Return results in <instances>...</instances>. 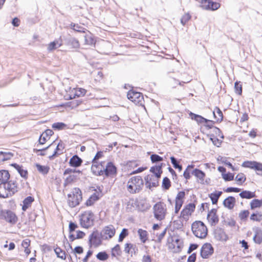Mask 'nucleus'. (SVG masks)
I'll return each mask as SVG.
<instances>
[{"label": "nucleus", "mask_w": 262, "mask_h": 262, "mask_svg": "<svg viewBox=\"0 0 262 262\" xmlns=\"http://www.w3.org/2000/svg\"><path fill=\"white\" fill-rule=\"evenodd\" d=\"M103 174L109 177L116 174L117 168L112 162H108L103 168Z\"/></svg>", "instance_id": "nucleus-14"}, {"label": "nucleus", "mask_w": 262, "mask_h": 262, "mask_svg": "<svg viewBox=\"0 0 262 262\" xmlns=\"http://www.w3.org/2000/svg\"><path fill=\"white\" fill-rule=\"evenodd\" d=\"M53 143L50 144L48 146L46 147V148H42V149H33V152L34 153H36L38 156H43L46 155V153L44 152L45 150H47L49 148H50L52 145Z\"/></svg>", "instance_id": "nucleus-45"}, {"label": "nucleus", "mask_w": 262, "mask_h": 262, "mask_svg": "<svg viewBox=\"0 0 262 262\" xmlns=\"http://www.w3.org/2000/svg\"><path fill=\"white\" fill-rule=\"evenodd\" d=\"M170 240H171V245L173 246V248L177 247V251H180L183 246L182 240L176 237H170L168 239V242L169 243Z\"/></svg>", "instance_id": "nucleus-23"}, {"label": "nucleus", "mask_w": 262, "mask_h": 262, "mask_svg": "<svg viewBox=\"0 0 262 262\" xmlns=\"http://www.w3.org/2000/svg\"><path fill=\"white\" fill-rule=\"evenodd\" d=\"M34 201V198L31 196H28L25 198L23 201L22 210L23 211H26L31 206Z\"/></svg>", "instance_id": "nucleus-31"}, {"label": "nucleus", "mask_w": 262, "mask_h": 262, "mask_svg": "<svg viewBox=\"0 0 262 262\" xmlns=\"http://www.w3.org/2000/svg\"><path fill=\"white\" fill-rule=\"evenodd\" d=\"M235 180L238 182L239 185H242L246 181V178L244 173H240L236 176Z\"/></svg>", "instance_id": "nucleus-48"}, {"label": "nucleus", "mask_w": 262, "mask_h": 262, "mask_svg": "<svg viewBox=\"0 0 262 262\" xmlns=\"http://www.w3.org/2000/svg\"><path fill=\"white\" fill-rule=\"evenodd\" d=\"M145 185L147 188L151 189L152 187H156L158 186V180L152 175H147L145 177Z\"/></svg>", "instance_id": "nucleus-15"}, {"label": "nucleus", "mask_w": 262, "mask_h": 262, "mask_svg": "<svg viewBox=\"0 0 262 262\" xmlns=\"http://www.w3.org/2000/svg\"><path fill=\"white\" fill-rule=\"evenodd\" d=\"M99 199V197L98 195H97L96 193H94L88 199L85 204L87 206H90L93 205L95 202L98 201Z\"/></svg>", "instance_id": "nucleus-35"}, {"label": "nucleus", "mask_w": 262, "mask_h": 262, "mask_svg": "<svg viewBox=\"0 0 262 262\" xmlns=\"http://www.w3.org/2000/svg\"><path fill=\"white\" fill-rule=\"evenodd\" d=\"M70 27L72 29L74 30L75 31L78 32H85V30H86L83 27L79 25L78 24H74L72 23L70 24Z\"/></svg>", "instance_id": "nucleus-43"}, {"label": "nucleus", "mask_w": 262, "mask_h": 262, "mask_svg": "<svg viewBox=\"0 0 262 262\" xmlns=\"http://www.w3.org/2000/svg\"><path fill=\"white\" fill-rule=\"evenodd\" d=\"M153 213L155 218L158 221H162L165 218L167 213L166 205L162 202H159L153 206Z\"/></svg>", "instance_id": "nucleus-4"}, {"label": "nucleus", "mask_w": 262, "mask_h": 262, "mask_svg": "<svg viewBox=\"0 0 262 262\" xmlns=\"http://www.w3.org/2000/svg\"><path fill=\"white\" fill-rule=\"evenodd\" d=\"M185 195V192L184 191H179L177 194L175 200V213H178L182 207Z\"/></svg>", "instance_id": "nucleus-11"}, {"label": "nucleus", "mask_w": 262, "mask_h": 262, "mask_svg": "<svg viewBox=\"0 0 262 262\" xmlns=\"http://www.w3.org/2000/svg\"><path fill=\"white\" fill-rule=\"evenodd\" d=\"M189 116L192 120H194L198 123H203V122L205 123V122L208 121V119L203 117L202 116H201L200 115L195 114L192 112H190L189 113Z\"/></svg>", "instance_id": "nucleus-33"}, {"label": "nucleus", "mask_w": 262, "mask_h": 262, "mask_svg": "<svg viewBox=\"0 0 262 262\" xmlns=\"http://www.w3.org/2000/svg\"><path fill=\"white\" fill-rule=\"evenodd\" d=\"M66 45L72 48L77 49L80 47L79 41L75 38L70 37L66 40Z\"/></svg>", "instance_id": "nucleus-26"}, {"label": "nucleus", "mask_w": 262, "mask_h": 262, "mask_svg": "<svg viewBox=\"0 0 262 262\" xmlns=\"http://www.w3.org/2000/svg\"><path fill=\"white\" fill-rule=\"evenodd\" d=\"M166 231L167 228H165L161 233L159 234L157 233L156 236L157 237V239H155V241L156 243H161L166 233Z\"/></svg>", "instance_id": "nucleus-55"}, {"label": "nucleus", "mask_w": 262, "mask_h": 262, "mask_svg": "<svg viewBox=\"0 0 262 262\" xmlns=\"http://www.w3.org/2000/svg\"><path fill=\"white\" fill-rule=\"evenodd\" d=\"M208 122H205V126L206 128H207L208 129H211V128L214 127V132L216 134H219V133H221V130H220V129H219V128H217L216 127L213 126V124L214 123V121L208 120ZM219 136H220V135H219Z\"/></svg>", "instance_id": "nucleus-38"}, {"label": "nucleus", "mask_w": 262, "mask_h": 262, "mask_svg": "<svg viewBox=\"0 0 262 262\" xmlns=\"http://www.w3.org/2000/svg\"><path fill=\"white\" fill-rule=\"evenodd\" d=\"M77 176L74 174H70L69 177H68L64 181V186H66L70 184L73 183L76 180Z\"/></svg>", "instance_id": "nucleus-44"}, {"label": "nucleus", "mask_w": 262, "mask_h": 262, "mask_svg": "<svg viewBox=\"0 0 262 262\" xmlns=\"http://www.w3.org/2000/svg\"><path fill=\"white\" fill-rule=\"evenodd\" d=\"M11 166L13 167L17 171L22 178L25 179H27L28 174V171L26 169H24L21 165H19L16 163H12L11 164Z\"/></svg>", "instance_id": "nucleus-21"}, {"label": "nucleus", "mask_w": 262, "mask_h": 262, "mask_svg": "<svg viewBox=\"0 0 262 262\" xmlns=\"http://www.w3.org/2000/svg\"><path fill=\"white\" fill-rule=\"evenodd\" d=\"M92 165L91 166V170L93 173L96 176H102L103 175V168L104 166L105 162H101L98 164L94 163L92 162Z\"/></svg>", "instance_id": "nucleus-16"}, {"label": "nucleus", "mask_w": 262, "mask_h": 262, "mask_svg": "<svg viewBox=\"0 0 262 262\" xmlns=\"http://www.w3.org/2000/svg\"><path fill=\"white\" fill-rule=\"evenodd\" d=\"M2 220H5L11 225H14L17 222L18 218L13 211L10 210H6Z\"/></svg>", "instance_id": "nucleus-13"}, {"label": "nucleus", "mask_w": 262, "mask_h": 262, "mask_svg": "<svg viewBox=\"0 0 262 262\" xmlns=\"http://www.w3.org/2000/svg\"><path fill=\"white\" fill-rule=\"evenodd\" d=\"M150 160L152 163H158L163 160V158L157 154H152L150 156Z\"/></svg>", "instance_id": "nucleus-54"}, {"label": "nucleus", "mask_w": 262, "mask_h": 262, "mask_svg": "<svg viewBox=\"0 0 262 262\" xmlns=\"http://www.w3.org/2000/svg\"><path fill=\"white\" fill-rule=\"evenodd\" d=\"M68 203L70 207L73 208L80 204L82 201V192L79 188L73 189L72 193L68 195Z\"/></svg>", "instance_id": "nucleus-3"}, {"label": "nucleus", "mask_w": 262, "mask_h": 262, "mask_svg": "<svg viewBox=\"0 0 262 262\" xmlns=\"http://www.w3.org/2000/svg\"><path fill=\"white\" fill-rule=\"evenodd\" d=\"M222 177L225 181H230L234 179V174L230 172L223 173Z\"/></svg>", "instance_id": "nucleus-59"}, {"label": "nucleus", "mask_w": 262, "mask_h": 262, "mask_svg": "<svg viewBox=\"0 0 262 262\" xmlns=\"http://www.w3.org/2000/svg\"><path fill=\"white\" fill-rule=\"evenodd\" d=\"M193 166L192 165H189L187 168L185 170L183 173V176L184 178L186 180H188L190 178V170L193 168Z\"/></svg>", "instance_id": "nucleus-58"}, {"label": "nucleus", "mask_w": 262, "mask_h": 262, "mask_svg": "<svg viewBox=\"0 0 262 262\" xmlns=\"http://www.w3.org/2000/svg\"><path fill=\"white\" fill-rule=\"evenodd\" d=\"M54 251L59 258L62 259H65L66 258V254L65 251H63L60 248L57 247L54 249Z\"/></svg>", "instance_id": "nucleus-42"}, {"label": "nucleus", "mask_w": 262, "mask_h": 262, "mask_svg": "<svg viewBox=\"0 0 262 262\" xmlns=\"http://www.w3.org/2000/svg\"><path fill=\"white\" fill-rule=\"evenodd\" d=\"M191 16L189 14H185L181 19L182 24L184 26L185 24L190 19Z\"/></svg>", "instance_id": "nucleus-64"}, {"label": "nucleus", "mask_w": 262, "mask_h": 262, "mask_svg": "<svg viewBox=\"0 0 262 262\" xmlns=\"http://www.w3.org/2000/svg\"><path fill=\"white\" fill-rule=\"evenodd\" d=\"M239 195L242 199H251L256 197L255 192H252L249 190H243L241 191Z\"/></svg>", "instance_id": "nucleus-27"}, {"label": "nucleus", "mask_w": 262, "mask_h": 262, "mask_svg": "<svg viewBox=\"0 0 262 262\" xmlns=\"http://www.w3.org/2000/svg\"><path fill=\"white\" fill-rule=\"evenodd\" d=\"M170 159L174 168L178 169L179 171H181L182 170V166L179 164L177 159L174 157H171Z\"/></svg>", "instance_id": "nucleus-47"}, {"label": "nucleus", "mask_w": 262, "mask_h": 262, "mask_svg": "<svg viewBox=\"0 0 262 262\" xmlns=\"http://www.w3.org/2000/svg\"><path fill=\"white\" fill-rule=\"evenodd\" d=\"M101 237L99 235L98 231L93 232L89 236V244L90 247L93 245L97 247L100 245L102 243Z\"/></svg>", "instance_id": "nucleus-9"}, {"label": "nucleus", "mask_w": 262, "mask_h": 262, "mask_svg": "<svg viewBox=\"0 0 262 262\" xmlns=\"http://www.w3.org/2000/svg\"><path fill=\"white\" fill-rule=\"evenodd\" d=\"M66 239L67 243L69 245V248L71 249L72 252L74 253V254L76 256V254H81L83 252V248L81 246H77L76 247L74 250L72 249V246L69 244L67 239L66 237H64Z\"/></svg>", "instance_id": "nucleus-41"}, {"label": "nucleus", "mask_w": 262, "mask_h": 262, "mask_svg": "<svg viewBox=\"0 0 262 262\" xmlns=\"http://www.w3.org/2000/svg\"><path fill=\"white\" fill-rule=\"evenodd\" d=\"M54 134L53 131L50 129H46L42 134L40 136L38 142L39 144L37 145V146H38V145H43L44 144L46 141H47V138L48 139Z\"/></svg>", "instance_id": "nucleus-18"}, {"label": "nucleus", "mask_w": 262, "mask_h": 262, "mask_svg": "<svg viewBox=\"0 0 262 262\" xmlns=\"http://www.w3.org/2000/svg\"><path fill=\"white\" fill-rule=\"evenodd\" d=\"M5 190V191H4V190L3 189H0L1 198H7L11 196L10 192L8 191V189H7V187H6Z\"/></svg>", "instance_id": "nucleus-57"}, {"label": "nucleus", "mask_w": 262, "mask_h": 262, "mask_svg": "<svg viewBox=\"0 0 262 262\" xmlns=\"http://www.w3.org/2000/svg\"><path fill=\"white\" fill-rule=\"evenodd\" d=\"M82 159L77 155L73 156L70 160L69 164L71 166L77 167L81 165Z\"/></svg>", "instance_id": "nucleus-24"}, {"label": "nucleus", "mask_w": 262, "mask_h": 262, "mask_svg": "<svg viewBox=\"0 0 262 262\" xmlns=\"http://www.w3.org/2000/svg\"><path fill=\"white\" fill-rule=\"evenodd\" d=\"M64 146L61 143V141H60L57 145L53 154L49 157V159L50 160H53L55 157H56L58 155L62 154L63 149H64Z\"/></svg>", "instance_id": "nucleus-22"}, {"label": "nucleus", "mask_w": 262, "mask_h": 262, "mask_svg": "<svg viewBox=\"0 0 262 262\" xmlns=\"http://www.w3.org/2000/svg\"><path fill=\"white\" fill-rule=\"evenodd\" d=\"M222 191H215L209 194V197L210 198L212 204H216L218 200L222 194Z\"/></svg>", "instance_id": "nucleus-29"}, {"label": "nucleus", "mask_w": 262, "mask_h": 262, "mask_svg": "<svg viewBox=\"0 0 262 262\" xmlns=\"http://www.w3.org/2000/svg\"><path fill=\"white\" fill-rule=\"evenodd\" d=\"M37 170L43 175L47 174L50 170V167L48 166L41 165L38 163L35 164Z\"/></svg>", "instance_id": "nucleus-36"}, {"label": "nucleus", "mask_w": 262, "mask_h": 262, "mask_svg": "<svg viewBox=\"0 0 262 262\" xmlns=\"http://www.w3.org/2000/svg\"><path fill=\"white\" fill-rule=\"evenodd\" d=\"M115 252H116L117 255H120L121 253V251L120 250V247L119 245H116L113 249H112V255L113 256H115L116 255Z\"/></svg>", "instance_id": "nucleus-62"}, {"label": "nucleus", "mask_w": 262, "mask_h": 262, "mask_svg": "<svg viewBox=\"0 0 262 262\" xmlns=\"http://www.w3.org/2000/svg\"><path fill=\"white\" fill-rule=\"evenodd\" d=\"M191 230L194 235L200 238L206 237L208 233L207 227L200 221H195L191 225Z\"/></svg>", "instance_id": "nucleus-2"}, {"label": "nucleus", "mask_w": 262, "mask_h": 262, "mask_svg": "<svg viewBox=\"0 0 262 262\" xmlns=\"http://www.w3.org/2000/svg\"><path fill=\"white\" fill-rule=\"evenodd\" d=\"M9 178L10 174L8 170H0V181L1 182V184H4L6 183Z\"/></svg>", "instance_id": "nucleus-30"}, {"label": "nucleus", "mask_w": 262, "mask_h": 262, "mask_svg": "<svg viewBox=\"0 0 262 262\" xmlns=\"http://www.w3.org/2000/svg\"><path fill=\"white\" fill-rule=\"evenodd\" d=\"M213 114L214 119L216 121L221 122L223 119V114L222 111L217 106H216L213 111Z\"/></svg>", "instance_id": "nucleus-32"}, {"label": "nucleus", "mask_w": 262, "mask_h": 262, "mask_svg": "<svg viewBox=\"0 0 262 262\" xmlns=\"http://www.w3.org/2000/svg\"><path fill=\"white\" fill-rule=\"evenodd\" d=\"M6 187H7V189L10 192L11 196L18 191L17 184L15 180H11L4 184H0V189H3L5 191Z\"/></svg>", "instance_id": "nucleus-8"}, {"label": "nucleus", "mask_w": 262, "mask_h": 262, "mask_svg": "<svg viewBox=\"0 0 262 262\" xmlns=\"http://www.w3.org/2000/svg\"><path fill=\"white\" fill-rule=\"evenodd\" d=\"M116 230L114 227L110 225L105 226L100 233V236L102 239H107L112 238L115 234Z\"/></svg>", "instance_id": "nucleus-7"}, {"label": "nucleus", "mask_w": 262, "mask_h": 262, "mask_svg": "<svg viewBox=\"0 0 262 262\" xmlns=\"http://www.w3.org/2000/svg\"><path fill=\"white\" fill-rule=\"evenodd\" d=\"M150 171L155 174V177L157 179L161 178V174L162 173V170H160V167H157V166H152L150 169Z\"/></svg>", "instance_id": "nucleus-37"}, {"label": "nucleus", "mask_w": 262, "mask_h": 262, "mask_svg": "<svg viewBox=\"0 0 262 262\" xmlns=\"http://www.w3.org/2000/svg\"><path fill=\"white\" fill-rule=\"evenodd\" d=\"M249 214V211L248 210H243L239 213V217L241 219V220H244L248 217Z\"/></svg>", "instance_id": "nucleus-61"}, {"label": "nucleus", "mask_w": 262, "mask_h": 262, "mask_svg": "<svg viewBox=\"0 0 262 262\" xmlns=\"http://www.w3.org/2000/svg\"><path fill=\"white\" fill-rule=\"evenodd\" d=\"M214 251V249L209 243L204 244L201 250V256L203 258H208L211 256Z\"/></svg>", "instance_id": "nucleus-10"}, {"label": "nucleus", "mask_w": 262, "mask_h": 262, "mask_svg": "<svg viewBox=\"0 0 262 262\" xmlns=\"http://www.w3.org/2000/svg\"><path fill=\"white\" fill-rule=\"evenodd\" d=\"M144 185L143 181L140 176L132 177L128 180L127 184V190L132 194L140 192Z\"/></svg>", "instance_id": "nucleus-1"}, {"label": "nucleus", "mask_w": 262, "mask_h": 262, "mask_svg": "<svg viewBox=\"0 0 262 262\" xmlns=\"http://www.w3.org/2000/svg\"><path fill=\"white\" fill-rule=\"evenodd\" d=\"M127 98L134 102L136 104H142L143 100V96L142 93L136 92L134 90H130L127 94Z\"/></svg>", "instance_id": "nucleus-6"}, {"label": "nucleus", "mask_w": 262, "mask_h": 262, "mask_svg": "<svg viewBox=\"0 0 262 262\" xmlns=\"http://www.w3.org/2000/svg\"><path fill=\"white\" fill-rule=\"evenodd\" d=\"M67 126V125L62 122H56L52 124V127L55 130H61L64 129Z\"/></svg>", "instance_id": "nucleus-46"}, {"label": "nucleus", "mask_w": 262, "mask_h": 262, "mask_svg": "<svg viewBox=\"0 0 262 262\" xmlns=\"http://www.w3.org/2000/svg\"><path fill=\"white\" fill-rule=\"evenodd\" d=\"M138 234L142 243H145L148 239L147 231L142 229H139L138 230Z\"/></svg>", "instance_id": "nucleus-34"}, {"label": "nucleus", "mask_w": 262, "mask_h": 262, "mask_svg": "<svg viewBox=\"0 0 262 262\" xmlns=\"http://www.w3.org/2000/svg\"><path fill=\"white\" fill-rule=\"evenodd\" d=\"M235 203V198L232 196H230L224 200L223 205L225 207L229 209H232L234 207Z\"/></svg>", "instance_id": "nucleus-20"}, {"label": "nucleus", "mask_w": 262, "mask_h": 262, "mask_svg": "<svg viewBox=\"0 0 262 262\" xmlns=\"http://www.w3.org/2000/svg\"><path fill=\"white\" fill-rule=\"evenodd\" d=\"M254 163H255V161H247L244 162L242 163V166L244 167L249 168L253 169V167H254Z\"/></svg>", "instance_id": "nucleus-60"}, {"label": "nucleus", "mask_w": 262, "mask_h": 262, "mask_svg": "<svg viewBox=\"0 0 262 262\" xmlns=\"http://www.w3.org/2000/svg\"><path fill=\"white\" fill-rule=\"evenodd\" d=\"M250 208L253 210L257 208H259L262 206V200L253 199L250 202Z\"/></svg>", "instance_id": "nucleus-40"}, {"label": "nucleus", "mask_w": 262, "mask_h": 262, "mask_svg": "<svg viewBox=\"0 0 262 262\" xmlns=\"http://www.w3.org/2000/svg\"><path fill=\"white\" fill-rule=\"evenodd\" d=\"M128 234V229L126 228H123L119 234L118 242H121L123 241L124 238H125Z\"/></svg>", "instance_id": "nucleus-53"}, {"label": "nucleus", "mask_w": 262, "mask_h": 262, "mask_svg": "<svg viewBox=\"0 0 262 262\" xmlns=\"http://www.w3.org/2000/svg\"><path fill=\"white\" fill-rule=\"evenodd\" d=\"M85 44L88 45H94L95 40L91 35H85L84 36Z\"/></svg>", "instance_id": "nucleus-51"}, {"label": "nucleus", "mask_w": 262, "mask_h": 262, "mask_svg": "<svg viewBox=\"0 0 262 262\" xmlns=\"http://www.w3.org/2000/svg\"><path fill=\"white\" fill-rule=\"evenodd\" d=\"M254 232L255 234L253 237L254 242L257 244H260L262 243V230L256 228Z\"/></svg>", "instance_id": "nucleus-28"}, {"label": "nucleus", "mask_w": 262, "mask_h": 262, "mask_svg": "<svg viewBox=\"0 0 262 262\" xmlns=\"http://www.w3.org/2000/svg\"><path fill=\"white\" fill-rule=\"evenodd\" d=\"M214 236L218 241H226L228 238L224 230L221 228H217L215 230Z\"/></svg>", "instance_id": "nucleus-19"}, {"label": "nucleus", "mask_w": 262, "mask_h": 262, "mask_svg": "<svg viewBox=\"0 0 262 262\" xmlns=\"http://www.w3.org/2000/svg\"><path fill=\"white\" fill-rule=\"evenodd\" d=\"M61 45V43H59L57 41H54L50 43L48 47V50L49 51H52L54 50H55L57 47H60Z\"/></svg>", "instance_id": "nucleus-50"}, {"label": "nucleus", "mask_w": 262, "mask_h": 262, "mask_svg": "<svg viewBox=\"0 0 262 262\" xmlns=\"http://www.w3.org/2000/svg\"><path fill=\"white\" fill-rule=\"evenodd\" d=\"M191 214V213L185 208H184L181 212V216L185 220H187L188 219L189 215Z\"/></svg>", "instance_id": "nucleus-63"}, {"label": "nucleus", "mask_w": 262, "mask_h": 262, "mask_svg": "<svg viewBox=\"0 0 262 262\" xmlns=\"http://www.w3.org/2000/svg\"><path fill=\"white\" fill-rule=\"evenodd\" d=\"M191 173L192 174L195 176L198 179H199V182L200 183H204L205 173L202 170L198 168H195L192 170Z\"/></svg>", "instance_id": "nucleus-25"}, {"label": "nucleus", "mask_w": 262, "mask_h": 262, "mask_svg": "<svg viewBox=\"0 0 262 262\" xmlns=\"http://www.w3.org/2000/svg\"><path fill=\"white\" fill-rule=\"evenodd\" d=\"M162 187L164 189L168 190L171 186V182L169 178L165 177L162 181Z\"/></svg>", "instance_id": "nucleus-49"}, {"label": "nucleus", "mask_w": 262, "mask_h": 262, "mask_svg": "<svg viewBox=\"0 0 262 262\" xmlns=\"http://www.w3.org/2000/svg\"><path fill=\"white\" fill-rule=\"evenodd\" d=\"M96 257L100 260H106L108 256L105 252H100L96 255Z\"/></svg>", "instance_id": "nucleus-56"}, {"label": "nucleus", "mask_w": 262, "mask_h": 262, "mask_svg": "<svg viewBox=\"0 0 262 262\" xmlns=\"http://www.w3.org/2000/svg\"><path fill=\"white\" fill-rule=\"evenodd\" d=\"M94 221V214L92 211H85L80 215V223L83 228L88 229L93 226Z\"/></svg>", "instance_id": "nucleus-5"}, {"label": "nucleus", "mask_w": 262, "mask_h": 262, "mask_svg": "<svg viewBox=\"0 0 262 262\" xmlns=\"http://www.w3.org/2000/svg\"><path fill=\"white\" fill-rule=\"evenodd\" d=\"M13 154L10 152L0 151V161H5L8 160L13 157Z\"/></svg>", "instance_id": "nucleus-39"}, {"label": "nucleus", "mask_w": 262, "mask_h": 262, "mask_svg": "<svg viewBox=\"0 0 262 262\" xmlns=\"http://www.w3.org/2000/svg\"><path fill=\"white\" fill-rule=\"evenodd\" d=\"M235 92L239 95H242V85L240 81H236L234 83Z\"/></svg>", "instance_id": "nucleus-52"}, {"label": "nucleus", "mask_w": 262, "mask_h": 262, "mask_svg": "<svg viewBox=\"0 0 262 262\" xmlns=\"http://www.w3.org/2000/svg\"><path fill=\"white\" fill-rule=\"evenodd\" d=\"M216 212V209H212L207 214V219L211 223L212 226L215 225L219 222V219Z\"/></svg>", "instance_id": "nucleus-17"}, {"label": "nucleus", "mask_w": 262, "mask_h": 262, "mask_svg": "<svg viewBox=\"0 0 262 262\" xmlns=\"http://www.w3.org/2000/svg\"><path fill=\"white\" fill-rule=\"evenodd\" d=\"M201 7L206 10H216L220 7V4L211 0H202Z\"/></svg>", "instance_id": "nucleus-12"}]
</instances>
